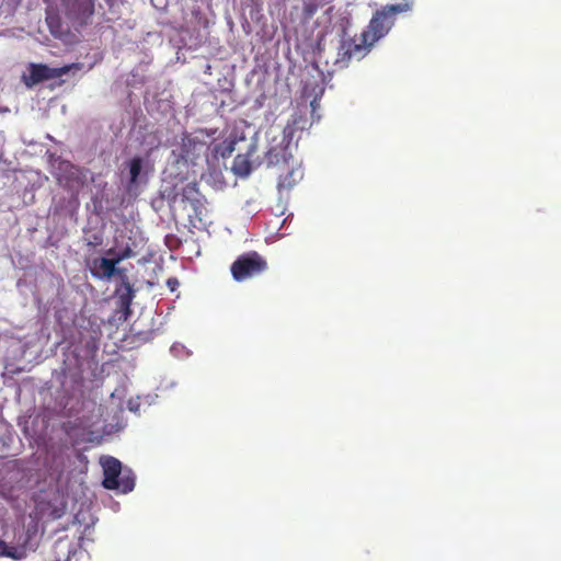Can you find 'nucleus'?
Masks as SVG:
<instances>
[{"label":"nucleus","mask_w":561,"mask_h":561,"mask_svg":"<svg viewBox=\"0 0 561 561\" xmlns=\"http://www.w3.org/2000/svg\"><path fill=\"white\" fill-rule=\"evenodd\" d=\"M39 524L36 518H30L23 528L15 534V545L24 552L34 551L38 545Z\"/></svg>","instance_id":"0eeeda50"},{"label":"nucleus","mask_w":561,"mask_h":561,"mask_svg":"<svg viewBox=\"0 0 561 561\" xmlns=\"http://www.w3.org/2000/svg\"><path fill=\"white\" fill-rule=\"evenodd\" d=\"M142 169V159L139 157H134L128 162V172H129V185H136L138 183L139 174H141Z\"/></svg>","instance_id":"dca6fc26"},{"label":"nucleus","mask_w":561,"mask_h":561,"mask_svg":"<svg viewBox=\"0 0 561 561\" xmlns=\"http://www.w3.org/2000/svg\"><path fill=\"white\" fill-rule=\"evenodd\" d=\"M168 288L170 289V291H174L176 288H179V279H176L175 277H170L168 279Z\"/></svg>","instance_id":"aec40b11"},{"label":"nucleus","mask_w":561,"mask_h":561,"mask_svg":"<svg viewBox=\"0 0 561 561\" xmlns=\"http://www.w3.org/2000/svg\"><path fill=\"white\" fill-rule=\"evenodd\" d=\"M268 270V263L260 253L250 251L238 255L231 264V274L233 280L242 283L257 277Z\"/></svg>","instance_id":"7ed1b4c3"},{"label":"nucleus","mask_w":561,"mask_h":561,"mask_svg":"<svg viewBox=\"0 0 561 561\" xmlns=\"http://www.w3.org/2000/svg\"><path fill=\"white\" fill-rule=\"evenodd\" d=\"M409 10L410 4L402 3L390 4L375 12L368 26L359 35L341 42L340 49H337L336 66L345 68L350 61L364 58L369 53L370 47L391 30L393 16Z\"/></svg>","instance_id":"f257e3e1"},{"label":"nucleus","mask_w":561,"mask_h":561,"mask_svg":"<svg viewBox=\"0 0 561 561\" xmlns=\"http://www.w3.org/2000/svg\"><path fill=\"white\" fill-rule=\"evenodd\" d=\"M265 162H267L268 167L284 165L290 168L291 164H296L293 162V154L289 150V144L285 140H283L282 144L273 146L268 149L267 153H265Z\"/></svg>","instance_id":"9d476101"},{"label":"nucleus","mask_w":561,"mask_h":561,"mask_svg":"<svg viewBox=\"0 0 561 561\" xmlns=\"http://www.w3.org/2000/svg\"><path fill=\"white\" fill-rule=\"evenodd\" d=\"M106 256H108L110 260L115 261L119 264L125 260L134 257L135 252L129 245H125L119 250H116L115 248L106 250Z\"/></svg>","instance_id":"2eb2a0df"},{"label":"nucleus","mask_w":561,"mask_h":561,"mask_svg":"<svg viewBox=\"0 0 561 561\" xmlns=\"http://www.w3.org/2000/svg\"><path fill=\"white\" fill-rule=\"evenodd\" d=\"M119 263L116 261H112L107 257H100L92 260L91 265H89V271H91L92 277L96 279H111V277L117 275L122 278L125 275L123 268H119L117 265Z\"/></svg>","instance_id":"6e6552de"},{"label":"nucleus","mask_w":561,"mask_h":561,"mask_svg":"<svg viewBox=\"0 0 561 561\" xmlns=\"http://www.w3.org/2000/svg\"><path fill=\"white\" fill-rule=\"evenodd\" d=\"M81 69V62H72L70 65L57 68H51L45 64H30L28 77L24 78V83H26V85L31 88L34 84L42 83L43 81L56 79L73 70L79 71Z\"/></svg>","instance_id":"20e7f679"},{"label":"nucleus","mask_w":561,"mask_h":561,"mask_svg":"<svg viewBox=\"0 0 561 561\" xmlns=\"http://www.w3.org/2000/svg\"><path fill=\"white\" fill-rule=\"evenodd\" d=\"M46 23L48 30H50V33L54 36L61 37L62 34L67 32V28L61 23L60 16L57 13L47 12Z\"/></svg>","instance_id":"4468645a"},{"label":"nucleus","mask_w":561,"mask_h":561,"mask_svg":"<svg viewBox=\"0 0 561 561\" xmlns=\"http://www.w3.org/2000/svg\"><path fill=\"white\" fill-rule=\"evenodd\" d=\"M101 465L102 470H104L102 486L106 490L118 491L123 494L134 490L135 478L130 471H122V466L118 459L110 456L102 460Z\"/></svg>","instance_id":"f03ea898"},{"label":"nucleus","mask_w":561,"mask_h":561,"mask_svg":"<svg viewBox=\"0 0 561 561\" xmlns=\"http://www.w3.org/2000/svg\"><path fill=\"white\" fill-rule=\"evenodd\" d=\"M232 170L236 174L248 175L251 172V163L243 156H237L233 159Z\"/></svg>","instance_id":"f3484780"},{"label":"nucleus","mask_w":561,"mask_h":561,"mask_svg":"<svg viewBox=\"0 0 561 561\" xmlns=\"http://www.w3.org/2000/svg\"><path fill=\"white\" fill-rule=\"evenodd\" d=\"M183 199L191 204L193 211H195V219H192L193 226H196V221L203 225V220L206 216V207L205 201L201 193L197 191L196 183H187L186 186L183 187L182 192Z\"/></svg>","instance_id":"1a4fd4ad"},{"label":"nucleus","mask_w":561,"mask_h":561,"mask_svg":"<svg viewBox=\"0 0 561 561\" xmlns=\"http://www.w3.org/2000/svg\"><path fill=\"white\" fill-rule=\"evenodd\" d=\"M106 3H108V5H113V2H115L116 0H105Z\"/></svg>","instance_id":"4be33fe9"},{"label":"nucleus","mask_w":561,"mask_h":561,"mask_svg":"<svg viewBox=\"0 0 561 561\" xmlns=\"http://www.w3.org/2000/svg\"><path fill=\"white\" fill-rule=\"evenodd\" d=\"M96 0H60L61 13L75 26L87 25L94 13Z\"/></svg>","instance_id":"39448f33"},{"label":"nucleus","mask_w":561,"mask_h":561,"mask_svg":"<svg viewBox=\"0 0 561 561\" xmlns=\"http://www.w3.org/2000/svg\"><path fill=\"white\" fill-rule=\"evenodd\" d=\"M316 1L317 0H311L305 3V8H302V11H305V15L307 18L313 16L317 10L319 9V4Z\"/></svg>","instance_id":"6ab92c4d"},{"label":"nucleus","mask_w":561,"mask_h":561,"mask_svg":"<svg viewBox=\"0 0 561 561\" xmlns=\"http://www.w3.org/2000/svg\"><path fill=\"white\" fill-rule=\"evenodd\" d=\"M9 558L12 560H22L25 557H27V552L23 550V548L14 546L7 545L5 541L0 539V558Z\"/></svg>","instance_id":"ddd939ff"},{"label":"nucleus","mask_w":561,"mask_h":561,"mask_svg":"<svg viewBox=\"0 0 561 561\" xmlns=\"http://www.w3.org/2000/svg\"><path fill=\"white\" fill-rule=\"evenodd\" d=\"M115 295L116 304H118L121 312H123L125 319H127L130 314V305H133L135 291L126 275L123 276L121 285L116 287Z\"/></svg>","instance_id":"9b49d317"},{"label":"nucleus","mask_w":561,"mask_h":561,"mask_svg":"<svg viewBox=\"0 0 561 561\" xmlns=\"http://www.w3.org/2000/svg\"><path fill=\"white\" fill-rule=\"evenodd\" d=\"M287 173L279 175L278 178V191H289L299 183L302 179V170L299 164H291L287 167Z\"/></svg>","instance_id":"f8f14e48"},{"label":"nucleus","mask_w":561,"mask_h":561,"mask_svg":"<svg viewBox=\"0 0 561 561\" xmlns=\"http://www.w3.org/2000/svg\"><path fill=\"white\" fill-rule=\"evenodd\" d=\"M57 181L66 190L78 193L87 184V170L70 162H62L59 167Z\"/></svg>","instance_id":"423d86ee"},{"label":"nucleus","mask_w":561,"mask_h":561,"mask_svg":"<svg viewBox=\"0 0 561 561\" xmlns=\"http://www.w3.org/2000/svg\"><path fill=\"white\" fill-rule=\"evenodd\" d=\"M101 243H102V238L95 234V236H93V240L88 242V245L89 247H98V245H101Z\"/></svg>","instance_id":"412c9836"},{"label":"nucleus","mask_w":561,"mask_h":561,"mask_svg":"<svg viewBox=\"0 0 561 561\" xmlns=\"http://www.w3.org/2000/svg\"><path fill=\"white\" fill-rule=\"evenodd\" d=\"M233 152V142H221L215 146V153L221 158H227Z\"/></svg>","instance_id":"a211bd4d"}]
</instances>
